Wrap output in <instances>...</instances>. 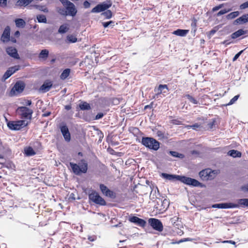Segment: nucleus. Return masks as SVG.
<instances>
[{
	"instance_id": "f257e3e1",
	"label": "nucleus",
	"mask_w": 248,
	"mask_h": 248,
	"mask_svg": "<svg viewBox=\"0 0 248 248\" xmlns=\"http://www.w3.org/2000/svg\"><path fill=\"white\" fill-rule=\"evenodd\" d=\"M70 166L74 173L76 175H80L81 173H85L88 170V163L85 160H81L78 164L70 163Z\"/></svg>"
},
{
	"instance_id": "f03ea898",
	"label": "nucleus",
	"mask_w": 248,
	"mask_h": 248,
	"mask_svg": "<svg viewBox=\"0 0 248 248\" xmlns=\"http://www.w3.org/2000/svg\"><path fill=\"white\" fill-rule=\"evenodd\" d=\"M141 143L150 150L157 151L160 147V143L156 140L150 137H143Z\"/></svg>"
},
{
	"instance_id": "7ed1b4c3",
	"label": "nucleus",
	"mask_w": 248,
	"mask_h": 248,
	"mask_svg": "<svg viewBox=\"0 0 248 248\" xmlns=\"http://www.w3.org/2000/svg\"><path fill=\"white\" fill-rule=\"evenodd\" d=\"M28 123L25 120H20L17 121L9 122L7 124V126L9 129L14 130H18L25 127Z\"/></svg>"
},
{
	"instance_id": "20e7f679",
	"label": "nucleus",
	"mask_w": 248,
	"mask_h": 248,
	"mask_svg": "<svg viewBox=\"0 0 248 248\" xmlns=\"http://www.w3.org/2000/svg\"><path fill=\"white\" fill-rule=\"evenodd\" d=\"M216 173L215 171L212 170L210 169H206L201 171L199 172V176L203 181L212 180L215 177Z\"/></svg>"
},
{
	"instance_id": "39448f33",
	"label": "nucleus",
	"mask_w": 248,
	"mask_h": 248,
	"mask_svg": "<svg viewBox=\"0 0 248 248\" xmlns=\"http://www.w3.org/2000/svg\"><path fill=\"white\" fill-rule=\"evenodd\" d=\"M89 199L95 203L100 205H105L106 204L105 201L95 191L89 195Z\"/></svg>"
},
{
	"instance_id": "423d86ee",
	"label": "nucleus",
	"mask_w": 248,
	"mask_h": 248,
	"mask_svg": "<svg viewBox=\"0 0 248 248\" xmlns=\"http://www.w3.org/2000/svg\"><path fill=\"white\" fill-rule=\"evenodd\" d=\"M178 180L188 185L194 186H202V184L201 183L197 180L191 178L179 176Z\"/></svg>"
},
{
	"instance_id": "0eeeda50",
	"label": "nucleus",
	"mask_w": 248,
	"mask_h": 248,
	"mask_svg": "<svg viewBox=\"0 0 248 248\" xmlns=\"http://www.w3.org/2000/svg\"><path fill=\"white\" fill-rule=\"evenodd\" d=\"M17 111L22 118L28 119H31L32 114L33 113L32 110L26 107H18L17 109Z\"/></svg>"
},
{
	"instance_id": "6e6552de",
	"label": "nucleus",
	"mask_w": 248,
	"mask_h": 248,
	"mask_svg": "<svg viewBox=\"0 0 248 248\" xmlns=\"http://www.w3.org/2000/svg\"><path fill=\"white\" fill-rule=\"evenodd\" d=\"M148 221L149 223L154 230L158 232H162L163 231V224L159 219L156 218H150Z\"/></svg>"
},
{
	"instance_id": "1a4fd4ad",
	"label": "nucleus",
	"mask_w": 248,
	"mask_h": 248,
	"mask_svg": "<svg viewBox=\"0 0 248 248\" xmlns=\"http://www.w3.org/2000/svg\"><path fill=\"white\" fill-rule=\"evenodd\" d=\"M25 87L24 84L22 82H17L12 88L10 92V95L14 96L21 93Z\"/></svg>"
},
{
	"instance_id": "9d476101",
	"label": "nucleus",
	"mask_w": 248,
	"mask_h": 248,
	"mask_svg": "<svg viewBox=\"0 0 248 248\" xmlns=\"http://www.w3.org/2000/svg\"><path fill=\"white\" fill-rule=\"evenodd\" d=\"M111 6V3L103 2L100 4H98L92 10V13H100L103 12Z\"/></svg>"
},
{
	"instance_id": "9b49d317",
	"label": "nucleus",
	"mask_w": 248,
	"mask_h": 248,
	"mask_svg": "<svg viewBox=\"0 0 248 248\" xmlns=\"http://www.w3.org/2000/svg\"><path fill=\"white\" fill-rule=\"evenodd\" d=\"M20 66L19 65H15L9 68L4 74L3 76V79L5 80L7 79L12 74L18 71L20 69Z\"/></svg>"
},
{
	"instance_id": "f8f14e48",
	"label": "nucleus",
	"mask_w": 248,
	"mask_h": 248,
	"mask_svg": "<svg viewBox=\"0 0 248 248\" xmlns=\"http://www.w3.org/2000/svg\"><path fill=\"white\" fill-rule=\"evenodd\" d=\"M66 10L67 11L68 15L74 16L77 13V10L75 7L74 4L72 2H69V4L64 6Z\"/></svg>"
},
{
	"instance_id": "ddd939ff",
	"label": "nucleus",
	"mask_w": 248,
	"mask_h": 248,
	"mask_svg": "<svg viewBox=\"0 0 248 248\" xmlns=\"http://www.w3.org/2000/svg\"><path fill=\"white\" fill-rule=\"evenodd\" d=\"M61 131L64 137V140L67 141H70L71 136L67 126L63 125L61 127Z\"/></svg>"
},
{
	"instance_id": "4468645a",
	"label": "nucleus",
	"mask_w": 248,
	"mask_h": 248,
	"mask_svg": "<svg viewBox=\"0 0 248 248\" xmlns=\"http://www.w3.org/2000/svg\"><path fill=\"white\" fill-rule=\"evenodd\" d=\"M236 206V205H233V203L232 202L221 203L215 204L212 205L213 208H217L221 209L234 208V207Z\"/></svg>"
},
{
	"instance_id": "2eb2a0df",
	"label": "nucleus",
	"mask_w": 248,
	"mask_h": 248,
	"mask_svg": "<svg viewBox=\"0 0 248 248\" xmlns=\"http://www.w3.org/2000/svg\"><path fill=\"white\" fill-rule=\"evenodd\" d=\"M129 220L131 222L134 223L140 227H144L146 224L145 220L135 216L130 217L129 218Z\"/></svg>"
},
{
	"instance_id": "dca6fc26",
	"label": "nucleus",
	"mask_w": 248,
	"mask_h": 248,
	"mask_svg": "<svg viewBox=\"0 0 248 248\" xmlns=\"http://www.w3.org/2000/svg\"><path fill=\"white\" fill-rule=\"evenodd\" d=\"M10 35V28L7 26L6 27L1 37V40L3 42H7L9 41Z\"/></svg>"
},
{
	"instance_id": "f3484780",
	"label": "nucleus",
	"mask_w": 248,
	"mask_h": 248,
	"mask_svg": "<svg viewBox=\"0 0 248 248\" xmlns=\"http://www.w3.org/2000/svg\"><path fill=\"white\" fill-rule=\"evenodd\" d=\"M6 52L9 55L14 58L17 59L19 58V55L17 53V51L14 47L10 46L7 47L6 48Z\"/></svg>"
},
{
	"instance_id": "a211bd4d",
	"label": "nucleus",
	"mask_w": 248,
	"mask_h": 248,
	"mask_svg": "<svg viewBox=\"0 0 248 248\" xmlns=\"http://www.w3.org/2000/svg\"><path fill=\"white\" fill-rule=\"evenodd\" d=\"M100 188L101 192L105 196L112 197L113 196V191L110 190L106 186L103 184L100 185Z\"/></svg>"
},
{
	"instance_id": "6ab92c4d",
	"label": "nucleus",
	"mask_w": 248,
	"mask_h": 248,
	"mask_svg": "<svg viewBox=\"0 0 248 248\" xmlns=\"http://www.w3.org/2000/svg\"><path fill=\"white\" fill-rule=\"evenodd\" d=\"M237 203H233V205L237 206L234 207V208H239L240 207H248V199H239L237 201Z\"/></svg>"
},
{
	"instance_id": "aec40b11",
	"label": "nucleus",
	"mask_w": 248,
	"mask_h": 248,
	"mask_svg": "<svg viewBox=\"0 0 248 248\" xmlns=\"http://www.w3.org/2000/svg\"><path fill=\"white\" fill-rule=\"evenodd\" d=\"M248 22V14L243 15L240 17L236 19L234 22V24H242Z\"/></svg>"
},
{
	"instance_id": "412c9836",
	"label": "nucleus",
	"mask_w": 248,
	"mask_h": 248,
	"mask_svg": "<svg viewBox=\"0 0 248 248\" xmlns=\"http://www.w3.org/2000/svg\"><path fill=\"white\" fill-rule=\"evenodd\" d=\"M161 176L163 178L170 181H174L175 180H178V178L179 177V175L169 174L166 173H162L161 174Z\"/></svg>"
},
{
	"instance_id": "4be33fe9",
	"label": "nucleus",
	"mask_w": 248,
	"mask_h": 248,
	"mask_svg": "<svg viewBox=\"0 0 248 248\" xmlns=\"http://www.w3.org/2000/svg\"><path fill=\"white\" fill-rule=\"evenodd\" d=\"M52 86V83L51 81H45L44 84L41 86L40 89L44 92L48 91Z\"/></svg>"
},
{
	"instance_id": "5701e85b",
	"label": "nucleus",
	"mask_w": 248,
	"mask_h": 248,
	"mask_svg": "<svg viewBox=\"0 0 248 248\" xmlns=\"http://www.w3.org/2000/svg\"><path fill=\"white\" fill-rule=\"evenodd\" d=\"M189 30H188L178 29L176 31H174L172 32V34L177 36L184 37L186 36Z\"/></svg>"
},
{
	"instance_id": "b1692460",
	"label": "nucleus",
	"mask_w": 248,
	"mask_h": 248,
	"mask_svg": "<svg viewBox=\"0 0 248 248\" xmlns=\"http://www.w3.org/2000/svg\"><path fill=\"white\" fill-rule=\"evenodd\" d=\"M25 154L27 156H32L35 155L36 153L31 147H27L24 149Z\"/></svg>"
},
{
	"instance_id": "393cba45",
	"label": "nucleus",
	"mask_w": 248,
	"mask_h": 248,
	"mask_svg": "<svg viewBox=\"0 0 248 248\" xmlns=\"http://www.w3.org/2000/svg\"><path fill=\"white\" fill-rule=\"evenodd\" d=\"M246 31L242 29H240L234 32L231 35L232 38L235 39L238 38V37L244 35Z\"/></svg>"
},
{
	"instance_id": "a878e982",
	"label": "nucleus",
	"mask_w": 248,
	"mask_h": 248,
	"mask_svg": "<svg viewBox=\"0 0 248 248\" xmlns=\"http://www.w3.org/2000/svg\"><path fill=\"white\" fill-rule=\"evenodd\" d=\"M69 29V25L67 24H64L60 27L58 32L60 33H64L66 32Z\"/></svg>"
},
{
	"instance_id": "bb28decb",
	"label": "nucleus",
	"mask_w": 248,
	"mask_h": 248,
	"mask_svg": "<svg viewBox=\"0 0 248 248\" xmlns=\"http://www.w3.org/2000/svg\"><path fill=\"white\" fill-rule=\"evenodd\" d=\"M15 23L16 27L18 28H23L26 24L25 21L21 18L16 19L15 20Z\"/></svg>"
},
{
	"instance_id": "cd10ccee",
	"label": "nucleus",
	"mask_w": 248,
	"mask_h": 248,
	"mask_svg": "<svg viewBox=\"0 0 248 248\" xmlns=\"http://www.w3.org/2000/svg\"><path fill=\"white\" fill-rule=\"evenodd\" d=\"M228 154L233 157H240L241 155V153L240 152L235 150L229 151Z\"/></svg>"
},
{
	"instance_id": "c85d7f7f",
	"label": "nucleus",
	"mask_w": 248,
	"mask_h": 248,
	"mask_svg": "<svg viewBox=\"0 0 248 248\" xmlns=\"http://www.w3.org/2000/svg\"><path fill=\"white\" fill-rule=\"evenodd\" d=\"M70 69L67 68L63 71L60 76V78L62 79H65L70 75Z\"/></svg>"
},
{
	"instance_id": "c756f323",
	"label": "nucleus",
	"mask_w": 248,
	"mask_h": 248,
	"mask_svg": "<svg viewBox=\"0 0 248 248\" xmlns=\"http://www.w3.org/2000/svg\"><path fill=\"white\" fill-rule=\"evenodd\" d=\"M49 51L47 49L42 50L39 54V57L40 59H46L48 56Z\"/></svg>"
},
{
	"instance_id": "7c9ffc66",
	"label": "nucleus",
	"mask_w": 248,
	"mask_h": 248,
	"mask_svg": "<svg viewBox=\"0 0 248 248\" xmlns=\"http://www.w3.org/2000/svg\"><path fill=\"white\" fill-rule=\"evenodd\" d=\"M79 107L81 110H89L91 108L90 104L86 102L80 103Z\"/></svg>"
},
{
	"instance_id": "2f4dec72",
	"label": "nucleus",
	"mask_w": 248,
	"mask_h": 248,
	"mask_svg": "<svg viewBox=\"0 0 248 248\" xmlns=\"http://www.w3.org/2000/svg\"><path fill=\"white\" fill-rule=\"evenodd\" d=\"M239 15V12L238 11L233 12L229 14L226 16V18L227 19H232L238 16Z\"/></svg>"
},
{
	"instance_id": "473e14b6",
	"label": "nucleus",
	"mask_w": 248,
	"mask_h": 248,
	"mask_svg": "<svg viewBox=\"0 0 248 248\" xmlns=\"http://www.w3.org/2000/svg\"><path fill=\"white\" fill-rule=\"evenodd\" d=\"M31 2V0H18L16 4L19 6H26Z\"/></svg>"
},
{
	"instance_id": "72a5a7b5",
	"label": "nucleus",
	"mask_w": 248,
	"mask_h": 248,
	"mask_svg": "<svg viewBox=\"0 0 248 248\" xmlns=\"http://www.w3.org/2000/svg\"><path fill=\"white\" fill-rule=\"evenodd\" d=\"M185 96L189 100V101L192 104L195 105H197L199 104V101L192 96L189 94H186L185 95Z\"/></svg>"
},
{
	"instance_id": "f704fd0d",
	"label": "nucleus",
	"mask_w": 248,
	"mask_h": 248,
	"mask_svg": "<svg viewBox=\"0 0 248 248\" xmlns=\"http://www.w3.org/2000/svg\"><path fill=\"white\" fill-rule=\"evenodd\" d=\"M37 19L39 23H46V18L45 15H39L37 16Z\"/></svg>"
},
{
	"instance_id": "c9c22d12",
	"label": "nucleus",
	"mask_w": 248,
	"mask_h": 248,
	"mask_svg": "<svg viewBox=\"0 0 248 248\" xmlns=\"http://www.w3.org/2000/svg\"><path fill=\"white\" fill-rule=\"evenodd\" d=\"M162 208L160 210H166L169 206V202L168 200L165 199L161 201Z\"/></svg>"
},
{
	"instance_id": "e433bc0d",
	"label": "nucleus",
	"mask_w": 248,
	"mask_h": 248,
	"mask_svg": "<svg viewBox=\"0 0 248 248\" xmlns=\"http://www.w3.org/2000/svg\"><path fill=\"white\" fill-rule=\"evenodd\" d=\"M34 7L38 9L39 11H42L44 13H47L48 12V9L47 7L45 5H34Z\"/></svg>"
},
{
	"instance_id": "4c0bfd02",
	"label": "nucleus",
	"mask_w": 248,
	"mask_h": 248,
	"mask_svg": "<svg viewBox=\"0 0 248 248\" xmlns=\"http://www.w3.org/2000/svg\"><path fill=\"white\" fill-rule=\"evenodd\" d=\"M67 39L69 43H74L77 41V37L73 35H69L67 36Z\"/></svg>"
},
{
	"instance_id": "58836bf2",
	"label": "nucleus",
	"mask_w": 248,
	"mask_h": 248,
	"mask_svg": "<svg viewBox=\"0 0 248 248\" xmlns=\"http://www.w3.org/2000/svg\"><path fill=\"white\" fill-rule=\"evenodd\" d=\"M161 88H166V90H168V87L166 85H160L157 89L155 90V91L157 93V94L162 93Z\"/></svg>"
},
{
	"instance_id": "ea45409f",
	"label": "nucleus",
	"mask_w": 248,
	"mask_h": 248,
	"mask_svg": "<svg viewBox=\"0 0 248 248\" xmlns=\"http://www.w3.org/2000/svg\"><path fill=\"white\" fill-rule=\"evenodd\" d=\"M170 154L174 157H177L180 158H183L184 157V155L183 154H179L175 151H170Z\"/></svg>"
},
{
	"instance_id": "a19ab883",
	"label": "nucleus",
	"mask_w": 248,
	"mask_h": 248,
	"mask_svg": "<svg viewBox=\"0 0 248 248\" xmlns=\"http://www.w3.org/2000/svg\"><path fill=\"white\" fill-rule=\"evenodd\" d=\"M231 11V9H222L221 10H220L219 12H218L217 14V16H220L222 15H224L225 14H226L227 13H228L229 12Z\"/></svg>"
},
{
	"instance_id": "79ce46f5",
	"label": "nucleus",
	"mask_w": 248,
	"mask_h": 248,
	"mask_svg": "<svg viewBox=\"0 0 248 248\" xmlns=\"http://www.w3.org/2000/svg\"><path fill=\"white\" fill-rule=\"evenodd\" d=\"M103 15L107 18H110L112 16V13L110 10H107V11L102 13Z\"/></svg>"
},
{
	"instance_id": "37998d69",
	"label": "nucleus",
	"mask_w": 248,
	"mask_h": 248,
	"mask_svg": "<svg viewBox=\"0 0 248 248\" xmlns=\"http://www.w3.org/2000/svg\"><path fill=\"white\" fill-rule=\"evenodd\" d=\"M114 24V22L112 21H109L108 22H105L102 23L103 26L105 28H107L108 26H113Z\"/></svg>"
},
{
	"instance_id": "c03bdc74",
	"label": "nucleus",
	"mask_w": 248,
	"mask_h": 248,
	"mask_svg": "<svg viewBox=\"0 0 248 248\" xmlns=\"http://www.w3.org/2000/svg\"><path fill=\"white\" fill-rule=\"evenodd\" d=\"M58 12L62 15L67 16L68 15L67 11L65 8H60L58 10Z\"/></svg>"
},
{
	"instance_id": "a18cd8bd",
	"label": "nucleus",
	"mask_w": 248,
	"mask_h": 248,
	"mask_svg": "<svg viewBox=\"0 0 248 248\" xmlns=\"http://www.w3.org/2000/svg\"><path fill=\"white\" fill-rule=\"evenodd\" d=\"M239 95H237L234 96L229 102V103L227 105H231L233 104L239 98Z\"/></svg>"
},
{
	"instance_id": "49530a36",
	"label": "nucleus",
	"mask_w": 248,
	"mask_h": 248,
	"mask_svg": "<svg viewBox=\"0 0 248 248\" xmlns=\"http://www.w3.org/2000/svg\"><path fill=\"white\" fill-rule=\"evenodd\" d=\"M248 8V1L241 4L240 5V9L241 10L245 9Z\"/></svg>"
},
{
	"instance_id": "de8ad7c7",
	"label": "nucleus",
	"mask_w": 248,
	"mask_h": 248,
	"mask_svg": "<svg viewBox=\"0 0 248 248\" xmlns=\"http://www.w3.org/2000/svg\"><path fill=\"white\" fill-rule=\"evenodd\" d=\"M187 127H191L193 129H197V128L200 127V125L197 123L191 125H188Z\"/></svg>"
},
{
	"instance_id": "09e8293b",
	"label": "nucleus",
	"mask_w": 248,
	"mask_h": 248,
	"mask_svg": "<svg viewBox=\"0 0 248 248\" xmlns=\"http://www.w3.org/2000/svg\"><path fill=\"white\" fill-rule=\"evenodd\" d=\"M243 50L240 51V52H239L238 53H237L235 56L234 57H233V60L232 61L233 62L235 61L240 56V55L242 54V53L243 52Z\"/></svg>"
},
{
	"instance_id": "8fccbe9b",
	"label": "nucleus",
	"mask_w": 248,
	"mask_h": 248,
	"mask_svg": "<svg viewBox=\"0 0 248 248\" xmlns=\"http://www.w3.org/2000/svg\"><path fill=\"white\" fill-rule=\"evenodd\" d=\"M7 5V0H0V6L1 7H5Z\"/></svg>"
},
{
	"instance_id": "3c124183",
	"label": "nucleus",
	"mask_w": 248,
	"mask_h": 248,
	"mask_svg": "<svg viewBox=\"0 0 248 248\" xmlns=\"http://www.w3.org/2000/svg\"><path fill=\"white\" fill-rule=\"evenodd\" d=\"M223 6V4H219L216 7H214L213 9H212V11L213 12H216L217 10H218L219 9H221Z\"/></svg>"
},
{
	"instance_id": "603ef678",
	"label": "nucleus",
	"mask_w": 248,
	"mask_h": 248,
	"mask_svg": "<svg viewBox=\"0 0 248 248\" xmlns=\"http://www.w3.org/2000/svg\"><path fill=\"white\" fill-rule=\"evenodd\" d=\"M241 189L243 191H248V184L242 186L241 187Z\"/></svg>"
},
{
	"instance_id": "864d4df0",
	"label": "nucleus",
	"mask_w": 248,
	"mask_h": 248,
	"mask_svg": "<svg viewBox=\"0 0 248 248\" xmlns=\"http://www.w3.org/2000/svg\"><path fill=\"white\" fill-rule=\"evenodd\" d=\"M104 116V114L103 113H98L95 118V120H99L102 118Z\"/></svg>"
},
{
	"instance_id": "5fc2aeb1",
	"label": "nucleus",
	"mask_w": 248,
	"mask_h": 248,
	"mask_svg": "<svg viewBox=\"0 0 248 248\" xmlns=\"http://www.w3.org/2000/svg\"><path fill=\"white\" fill-rule=\"evenodd\" d=\"M156 134L157 136L160 138H163L164 137V133L161 131H158Z\"/></svg>"
},
{
	"instance_id": "6e6d98bb",
	"label": "nucleus",
	"mask_w": 248,
	"mask_h": 248,
	"mask_svg": "<svg viewBox=\"0 0 248 248\" xmlns=\"http://www.w3.org/2000/svg\"><path fill=\"white\" fill-rule=\"evenodd\" d=\"M60 1L62 3L63 5L64 6L66 5L69 4V2H71L70 1H68V0H60Z\"/></svg>"
},
{
	"instance_id": "4d7b16f0",
	"label": "nucleus",
	"mask_w": 248,
	"mask_h": 248,
	"mask_svg": "<svg viewBox=\"0 0 248 248\" xmlns=\"http://www.w3.org/2000/svg\"><path fill=\"white\" fill-rule=\"evenodd\" d=\"M84 7L86 8H88L90 6V3L87 0L85 1L83 3Z\"/></svg>"
},
{
	"instance_id": "13d9d810",
	"label": "nucleus",
	"mask_w": 248,
	"mask_h": 248,
	"mask_svg": "<svg viewBox=\"0 0 248 248\" xmlns=\"http://www.w3.org/2000/svg\"><path fill=\"white\" fill-rule=\"evenodd\" d=\"M51 112L49 111L46 112L42 114L43 117H47L50 115Z\"/></svg>"
},
{
	"instance_id": "bf43d9fd",
	"label": "nucleus",
	"mask_w": 248,
	"mask_h": 248,
	"mask_svg": "<svg viewBox=\"0 0 248 248\" xmlns=\"http://www.w3.org/2000/svg\"><path fill=\"white\" fill-rule=\"evenodd\" d=\"M31 104V100L25 101L24 105L27 106H30Z\"/></svg>"
},
{
	"instance_id": "052dcab7",
	"label": "nucleus",
	"mask_w": 248,
	"mask_h": 248,
	"mask_svg": "<svg viewBox=\"0 0 248 248\" xmlns=\"http://www.w3.org/2000/svg\"><path fill=\"white\" fill-rule=\"evenodd\" d=\"M223 243H229L232 244L234 245L235 244L234 241H232V240H226L223 242Z\"/></svg>"
},
{
	"instance_id": "680f3d73",
	"label": "nucleus",
	"mask_w": 248,
	"mask_h": 248,
	"mask_svg": "<svg viewBox=\"0 0 248 248\" xmlns=\"http://www.w3.org/2000/svg\"><path fill=\"white\" fill-rule=\"evenodd\" d=\"M216 32V31L215 30H212L210 31V33L211 35H213L215 33V32Z\"/></svg>"
},
{
	"instance_id": "e2e57ef3",
	"label": "nucleus",
	"mask_w": 248,
	"mask_h": 248,
	"mask_svg": "<svg viewBox=\"0 0 248 248\" xmlns=\"http://www.w3.org/2000/svg\"><path fill=\"white\" fill-rule=\"evenodd\" d=\"M20 35V32L19 31H16L15 33V35L16 37H18Z\"/></svg>"
},
{
	"instance_id": "0e129e2a",
	"label": "nucleus",
	"mask_w": 248,
	"mask_h": 248,
	"mask_svg": "<svg viewBox=\"0 0 248 248\" xmlns=\"http://www.w3.org/2000/svg\"><path fill=\"white\" fill-rule=\"evenodd\" d=\"M71 108V106H69V105H67V106H65V108L67 110H69Z\"/></svg>"
},
{
	"instance_id": "69168bd1",
	"label": "nucleus",
	"mask_w": 248,
	"mask_h": 248,
	"mask_svg": "<svg viewBox=\"0 0 248 248\" xmlns=\"http://www.w3.org/2000/svg\"><path fill=\"white\" fill-rule=\"evenodd\" d=\"M88 239L90 241H93L94 240V238H93V237L92 236H89L88 237Z\"/></svg>"
},
{
	"instance_id": "338daca9",
	"label": "nucleus",
	"mask_w": 248,
	"mask_h": 248,
	"mask_svg": "<svg viewBox=\"0 0 248 248\" xmlns=\"http://www.w3.org/2000/svg\"><path fill=\"white\" fill-rule=\"evenodd\" d=\"M214 122H213L212 123H209V124H208V125H209V127H210V128H212V127H213V125L214 124Z\"/></svg>"
},
{
	"instance_id": "774afa93",
	"label": "nucleus",
	"mask_w": 248,
	"mask_h": 248,
	"mask_svg": "<svg viewBox=\"0 0 248 248\" xmlns=\"http://www.w3.org/2000/svg\"><path fill=\"white\" fill-rule=\"evenodd\" d=\"M151 108V105H146L144 107V109H147L148 108Z\"/></svg>"
}]
</instances>
